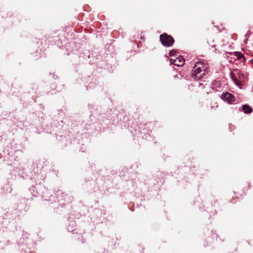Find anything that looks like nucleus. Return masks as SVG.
Returning a JSON list of instances; mask_svg holds the SVG:
<instances>
[{
    "instance_id": "5",
    "label": "nucleus",
    "mask_w": 253,
    "mask_h": 253,
    "mask_svg": "<svg viewBox=\"0 0 253 253\" xmlns=\"http://www.w3.org/2000/svg\"><path fill=\"white\" fill-rule=\"evenodd\" d=\"M234 55L238 59L244 63L246 61L245 56L243 53L240 52L236 51L234 52Z\"/></svg>"
},
{
    "instance_id": "6",
    "label": "nucleus",
    "mask_w": 253,
    "mask_h": 253,
    "mask_svg": "<svg viewBox=\"0 0 253 253\" xmlns=\"http://www.w3.org/2000/svg\"><path fill=\"white\" fill-rule=\"evenodd\" d=\"M242 110L245 114H250L253 112V109L247 104L243 105Z\"/></svg>"
},
{
    "instance_id": "3",
    "label": "nucleus",
    "mask_w": 253,
    "mask_h": 253,
    "mask_svg": "<svg viewBox=\"0 0 253 253\" xmlns=\"http://www.w3.org/2000/svg\"><path fill=\"white\" fill-rule=\"evenodd\" d=\"M184 58L181 55H179L175 57H172L170 59V62L171 64L178 67L183 66L184 64Z\"/></svg>"
},
{
    "instance_id": "7",
    "label": "nucleus",
    "mask_w": 253,
    "mask_h": 253,
    "mask_svg": "<svg viewBox=\"0 0 253 253\" xmlns=\"http://www.w3.org/2000/svg\"><path fill=\"white\" fill-rule=\"evenodd\" d=\"M212 84L213 85H215L216 87H219L221 86V84L219 81H215Z\"/></svg>"
},
{
    "instance_id": "10",
    "label": "nucleus",
    "mask_w": 253,
    "mask_h": 253,
    "mask_svg": "<svg viewBox=\"0 0 253 253\" xmlns=\"http://www.w3.org/2000/svg\"><path fill=\"white\" fill-rule=\"evenodd\" d=\"M245 39L244 40V43L246 44L247 43L248 37H247V36H245Z\"/></svg>"
},
{
    "instance_id": "4",
    "label": "nucleus",
    "mask_w": 253,
    "mask_h": 253,
    "mask_svg": "<svg viewBox=\"0 0 253 253\" xmlns=\"http://www.w3.org/2000/svg\"><path fill=\"white\" fill-rule=\"evenodd\" d=\"M221 98L223 100L227 101L230 104L232 103L235 101L234 96L230 93L227 92L223 93Z\"/></svg>"
},
{
    "instance_id": "2",
    "label": "nucleus",
    "mask_w": 253,
    "mask_h": 253,
    "mask_svg": "<svg viewBox=\"0 0 253 253\" xmlns=\"http://www.w3.org/2000/svg\"><path fill=\"white\" fill-rule=\"evenodd\" d=\"M160 39L162 44L166 47L171 46L174 43L173 38L167 34L161 35Z\"/></svg>"
},
{
    "instance_id": "9",
    "label": "nucleus",
    "mask_w": 253,
    "mask_h": 253,
    "mask_svg": "<svg viewBox=\"0 0 253 253\" xmlns=\"http://www.w3.org/2000/svg\"><path fill=\"white\" fill-rule=\"evenodd\" d=\"M233 80L234 81V83L236 85L239 86L240 85L238 81L237 80V79H233Z\"/></svg>"
},
{
    "instance_id": "8",
    "label": "nucleus",
    "mask_w": 253,
    "mask_h": 253,
    "mask_svg": "<svg viewBox=\"0 0 253 253\" xmlns=\"http://www.w3.org/2000/svg\"><path fill=\"white\" fill-rule=\"evenodd\" d=\"M169 55L170 56H172V57H176V55H175V51L174 50L170 51Z\"/></svg>"
},
{
    "instance_id": "1",
    "label": "nucleus",
    "mask_w": 253,
    "mask_h": 253,
    "mask_svg": "<svg viewBox=\"0 0 253 253\" xmlns=\"http://www.w3.org/2000/svg\"><path fill=\"white\" fill-rule=\"evenodd\" d=\"M207 64L204 61L196 62L191 73L192 77L195 80H201L207 73Z\"/></svg>"
}]
</instances>
